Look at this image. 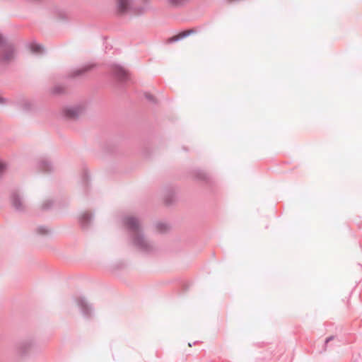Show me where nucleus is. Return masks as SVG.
I'll use <instances>...</instances> for the list:
<instances>
[{
    "instance_id": "3",
    "label": "nucleus",
    "mask_w": 362,
    "mask_h": 362,
    "mask_svg": "<svg viewBox=\"0 0 362 362\" xmlns=\"http://www.w3.org/2000/svg\"><path fill=\"white\" fill-rule=\"evenodd\" d=\"M16 353L21 356H26L29 353L35 349V344L32 339H22L16 342Z\"/></svg>"
},
{
    "instance_id": "2",
    "label": "nucleus",
    "mask_w": 362,
    "mask_h": 362,
    "mask_svg": "<svg viewBox=\"0 0 362 362\" xmlns=\"http://www.w3.org/2000/svg\"><path fill=\"white\" fill-rule=\"evenodd\" d=\"M75 301L81 313L85 318H90L93 316L94 308L85 296L80 295L76 298Z\"/></svg>"
},
{
    "instance_id": "34",
    "label": "nucleus",
    "mask_w": 362,
    "mask_h": 362,
    "mask_svg": "<svg viewBox=\"0 0 362 362\" xmlns=\"http://www.w3.org/2000/svg\"><path fill=\"white\" fill-rule=\"evenodd\" d=\"M199 341H194L193 342V344H196L197 343H198Z\"/></svg>"
},
{
    "instance_id": "20",
    "label": "nucleus",
    "mask_w": 362,
    "mask_h": 362,
    "mask_svg": "<svg viewBox=\"0 0 362 362\" xmlns=\"http://www.w3.org/2000/svg\"><path fill=\"white\" fill-rule=\"evenodd\" d=\"M36 233L38 235H46L50 234L51 233V230L46 226H39L36 228Z\"/></svg>"
},
{
    "instance_id": "19",
    "label": "nucleus",
    "mask_w": 362,
    "mask_h": 362,
    "mask_svg": "<svg viewBox=\"0 0 362 362\" xmlns=\"http://www.w3.org/2000/svg\"><path fill=\"white\" fill-rule=\"evenodd\" d=\"M90 182V175L88 170H84L81 175V184L85 187L88 186Z\"/></svg>"
},
{
    "instance_id": "32",
    "label": "nucleus",
    "mask_w": 362,
    "mask_h": 362,
    "mask_svg": "<svg viewBox=\"0 0 362 362\" xmlns=\"http://www.w3.org/2000/svg\"><path fill=\"white\" fill-rule=\"evenodd\" d=\"M5 100H6L5 98L0 97V103L5 101Z\"/></svg>"
},
{
    "instance_id": "14",
    "label": "nucleus",
    "mask_w": 362,
    "mask_h": 362,
    "mask_svg": "<svg viewBox=\"0 0 362 362\" xmlns=\"http://www.w3.org/2000/svg\"><path fill=\"white\" fill-rule=\"evenodd\" d=\"M17 105L24 112H30L33 110V103L27 99H21L17 102Z\"/></svg>"
},
{
    "instance_id": "6",
    "label": "nucleus",
    "mask_w": 362,
    "mask_h": 362,
    "mask_svg": "<svg viewBox=\"0 0 362 362\" xmlns=\"http://www.w3.org/2000/svg\"><path fill=\"white\" fill-rule=\"evenodd\" d=\"M128 69H112L110 73L114 82L122 84L129 80Z\"/></svg>"
},
{
    "instance_id": "9",
    "label": "nucleus",
    "mask_w": 362,
    "mask_h": 362,
    "mask_svg": "<svg viewBox=\"0 0 362 362\" xmlns=\"http://www.w3.org/2000/svg\"><path fill=\"white\" fill-rule=\"evenodd\" d=\"M81 109L78 106L66 107L63 109V116L66 119H77L79 117Z\"/></svg>"
},
{
    "instance_id": "1",
    "label": "nucleus",
    "mask_w": 362,
    "mask_h": 362,
    "mask_svg": "<svg viewBox=\"0 0 362 362\" xmlns=\"http://www.w3.org/2000/svg\"><path fill=\"white\" fill-rule=\"evenodd\" d=\"M122 223L127 228L130 245L137 251L144 255H149L155 251L153 243L145 236L138 218L127 216L123 217Z\"/></svg>"
},
{
    "instance_id": "12",
    "label": "nucleus",
    "mask_w": 362,
    "mask_h": 362,
    "mask_svg": "<svg viewBox=\"0 0 362 362\" xmlns=\"http://www.w3.org/2000/svg\"><path fill=\"white\" fill-rule=\"evenodd\" d=\"M132 4V0H117V12L120 14L127 13L129 11V8H131Z\"/></svg>"
},
{
    "instance_id": "28",
    "label": "nucleus",
    "mask_w": 362,
    "mask_h": 362,
    "mask_svg": "<svg viewBox=\"0 0 362 362\" xmlns=\"http://www.w3.org/2000/svg\"><path fill=\"white\" fill-rule=\"evenodd\" d=\"M6 168V165L4 163L0 162V179L1 178L4 171Z\"/></svg>"
},
{
    "instance_id": "31",
    "label": "nucleus",
    "mask_w": 362,
    "mask_h": 362,
    "mask_svg": "<svg viewBox=\"0 0 362 362\" xmlns=\"http://www.w3.org/2000/svg\"><path fill=\"white\" fill-rule=\"evenodd\" d=\"M141 1L144 3V5L148 6V1L149 0H141Z\"/></svg>"
},
{
    "instance_id": "15",
    "label": "nucleus",
    "mask_w": 362,
    "mask_h": 362,
    "mask_svg": "<svg viewBox=\"0 0 362 362\" xmlns=\"http://www.w3.org/2000/svg\"><path fill=\"white\" fill-rule=\"evenodd\" d=\"M50 94L53 96H59L66 93V88L62 85H55L49 90Z\"/></svg>"
},
{
    "instance_id": "11",
    "label": "nucleus",
    "mask_w": 362,
    "mask_h": 362,
    "mask_svg": "<svg viewBox=\"0 0 362 362\" xmlns=\"http://www.w3.org/2000/svg\"><path fill=\"white\" fill-rule=\"evenodd\" d=\"M176 200L175 189L173 187H166L164 189V202L166 206L172 205Z\"/></svg>"
},
{
    "instance_id": "13",
    "label": "nucleus",
    "mask_w": 362,
    "mask_h": 362,
    "mask_svg": "<svg viewBox=\"0 0 362 362\" xmlns=\"http://www.w3.org/2000/svg\"><path fill=\"white\" fill-rule=\"evenodd\" d=\"M27 47L29 50L35 54H43L45 52L44 46L35 41L28 43Z\"/></svg>"
},
{
    "instance_id": "29",
    "label": "nucleus",
    "mask_w": 362,
    "mask_h": 362,
    "mask_svg": "<svg viewBox=\"0 0 362 362\" xmlns=\"http://www.w3.org/2000/svg\"><path fill=\"white\" fill-rule=\"evenodd\" d=\"M108 68H124L122 64L119 63H112Z\"/></svg>"
},
{
    "instance_id": "4",
    "label": "nucleus",
    "mask_w": 362,
    "mask_h": 362,
    "mask_svg": "<svg viewBox=\"0 0 362 362\" xmlns=\"http://www.w3.org/2000/svg\"><path fill=\"white\" fill-rule=\"evenodd\" d=\"M11 203L12 206L16 211L23 212L25 210V206L23 204V198L21 195L20 191L18 189L12 190L11 193Z\"/></svg>"
},
{
    "instance_id": "24",
    "label": "nucleus",
    "mask_w": 362,
    "mask_h": 362,
    "mask_svg": "<svg viewBox=\"0 0 362 362\" xmlns=\"http://www.w3.org/2000/svg\"><path fill=\"white\" fill-rule=\"evenodd\" d=\"M88 69H76V71L73 74V77H78L83 74Z\"/></svg>"
},
{
    "instance_id": "5",
    "label": "nucleus",
    "mask_w": 362,
    "mask_h": 362,
    "mask_svg": "<svg viewBox=\"0 0 362 362\" xmlns=\"http://www.w3.org/2000/svg\"><path fill=\"white\" fill-rule=\"evenodd\" d=\"M94 214L88 211H83L78 216V222L83 230H88L91 226L93 219Z\"/></svg>"
},
{
    "instance_id": "10",
    "label": "nucleus",
    "mask_w": 362,
    "mask_h": 362,
    "mask_svg": "<svg viewBox=\"0 0 362 362\" xmlns=\"http://www.w3.org/2000/svg\"><path fill=\"white\" fill-rule=\"evenodd\" d=\"M5 47H6V50L0 54V62L1 64H5L14 57V47L12 45L7 44Z\"/></svg>"
},
{
    "instance_id": "23",
    "label": "nucleus",
    "mask_w": 362,
    "mask_h": 362,
    "mask_svg": "<svg viewBox=\"0 0 362 362\" xmlns=\"http://www.w3.org/2000/svg\"><path fill=\"white\" fill-rule=\"evenodd\" d=\"M97 66L98 65L95 62H87V63L83 64L81 66H79L78 68H86V69L96 68Z\"/></svg>"
},
{
    "instance_id": "33",
    "label": "nucleus",
    "mask_w": 362,
    "mask_h": 362,
    "mask_svg": "<svg viewBox=\"0 0 362 362\" xmlns=\"http://www.w3.org/2000/svg\"><path fill=\"white\" fill-rule=\"evenodd\" d=\"M189 0H182V4L184 5L185 3L188 2Z\"/></svg>"
},
{
    "instance_id": "30",
    "label": "nucleus",
    "mask_w": 362,
    "mask_h": 362,
    "mask_svg": "<svg viewBox=\"0 0 362 362\" xmlns=\"http://www.w3.org/2000/svg\"><path fill=\"white\" fill-rule=\"evenodd\" d=\"M112 49V46H107V45H105V52L107 53L108 51V49Z\"/></svg>"
},
{
    "instance_id": "26",
    "label": "nucleus",
    "mask_w": 362,
    "mask_h": 362,
    "mask_svg": "<svg viewBox=\"0 0 362 362\" xmlns=\"http://www.w3.org/2000/svg\"><path fill=\"white\" fill-rule=\"evenodd\" d=\"M7 40L4 37V36L0 33V47H4L6 46Z\"/></svg>"
},
{
    "instance_id": "16",
    "label": "nucleus",
    "mask_w": 362,
    "mask_h": 362,
    "mask_svg": "<svg viewBox=\"0 0 362 362\" xmlns=\"http://www.w3.org/2000/svg\"><path fill=\"white\" fill-rule=\"evenodd\" d=\"M194 176L196 180L202 181H208L209 179V175L201 170H197L194 172Z\"/></svg>"
},
{
    "instance_id": "21",
    "label": "nucleus",
    "mask_w": 362,
    "mask_h": 362,
    "mask_svg": "<svg viewBox=\"0 0 362 362\" xmlns=\"http://www.w3.org/2000/svg\"><path fill=\"white\" fill-rule=\"evenodd\" d=\"M53 204L52 200L47 199L42 204V209L44 211L49 210L53 206Z\"/></svg>"
},
{
    "instance_id": "35",
    "label": "nucleus",
    "mask_w": 362,
    "mask_h": 362,
    "mask_svg": "<svg viewBox=\"0 0 362 362\" xmlns=\"http://www.w3.org/2000/svg\"><path fill=\"white\" fill-rule=\"evenodd\" d=\"M188 345H189V346H190V347L192 346V344L191 343H189V344H188Z\"/></svg>"
},
{
    "instance_id": "27",
    "label": "nucleus",
    "mask_w": 362,
    "mask_h": 362,
    "mask_svg": "<svg viewBox=\"0 0 362 362\" xmlns=\"http://www.w3.org/2000/svg\"><path fill=\"white\" fill-rule=\"evenodd\" d=\"M334 339V336H330L329 337H327L325 341V344H324V347H323V350L324 351H326L327 350V344L332 341L333 339Z\"/></svg>"
},
{
    "instance_id": "7",
    "label": "nucleus",
    "mask_w": 362,
    "mask_h": 362,
    "mask_svg": "<svg viewBox=\"0 0 362 362\" xmlns=\"http://www.w3.org/2000/svg\"><path fill=\"white\" fill-rule=\"evenodd\" d=\"M197 33V30L194 28H192L189 30H183L177 33L176 35L169 37L167 40L168 43L172 44L177 42H179L188 36Z\"/></svg>"
},
{
    "instance_id": "17",
    "label": "nucleus",
    "mask_w": 362,
    "mask_h": 362,
    "mask_svg": "<svg viewBox=\"0 0 362 362\" xmlns=\"http://www.w3.org/2000/svg\"><path fill=\"white\" fill-rule=\"evenodd\" d=\"M148 9V6H134L133 4L131 6V8H129V11H132L134 14L138 16L143 15L145 11Z\"/></svg>"
},
{
    "instance_id": "18",
    "label": "nucleus",
    "mask_w": 362,
    "mask_h": 362,
    "mask_svg": "<svg viewBox=\"0 0 362 362\" xmlns=\"http://www.w3.org/2000/svg\"><path fill=\"white\" fill-rule=\"evenodd\" d=\"M156 230L160 233H165L170 230L169 224L163 222H157L155 223Z\"/></svg>"
},
{
    "instance_id": "8",
    "label": "nucleus",
    "mask_w": 362,
    "mask_h": 362,
    "mask_svg": "<svg viewBox=\"0 0 362 362\" xmlns=\"http://www.w3.org/2000/svg\"><path fill=\"white\" fill-rule=\"evenodd\" d=\"M37 166L43 173H51L54 170L53 163L47 156L41 157L37 162Z\"/></svg>"
},
{
    "instance_id": "25",
    "label": "nucleus",
    "mask_w": 362,
    "mask_h": 362,
    "mask_svg": "<svg viewBox=\"0 0 362 362\" xmlns=\"http://www.w3.org/2000/svg\"><path fill=\"white\" fill-rule=\"evenodd\" d=\"M169 3L173 6H182V0H168Z\"/></svg>"
},
{
    "instance_id": "22",
    "label": "nucleus",
    "mask_w": 362,
    "mask_h": 362,
    "mask_svg": "<svg viewBox=\"0 0 362 362\" xmlns=\"http://www.w3.org/2000/svg\"><path fill=\"white\" fill-rule=\"evenodd\" d=\"M145 98L150 102L152 104H156L157 103V100L156 99V98L150 94V93H145Z\"/></svg>"
}]
</instances>
